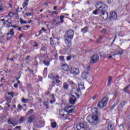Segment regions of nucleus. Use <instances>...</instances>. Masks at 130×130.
<instances>
[{
  "mask_svg": "<svg viewBox=\"0 0 130 130\" xmlns=\"http://www.w3.org/2000/svg\"><path fill=\"white\" fill-rule=\"evenodd\" d=\"M44 58L43 59V63H44L46 67H49V64H50V62L48 60L47 55H44Z\"/></svg>",
  "mask_w": 130,
  "mask_h": 130,
  "instance_id": "obj_8",
  "label": "nucleus"
},
{
  "mask_svg": "<svg viewBox=\"0 0 130 130\" xmlns=\"http://www.w3.org/2000/svg\"><path fill=\"white\" fill-rule=\"evenodd\" d=\"M80 73V70L78 68H75L72 67L70 70V74H72L73 75H75V76L78 75Z\"/></svg>",
  "mask_w": 130,
  "mask_h": 130,
  "instance_id": "obj_9",
  "label": "nucleus"
},
{
  "mask_svg": "<svg viewBox=\"0 0 130 130\" xmlns=\"http://www.w3.org/2000/svg\"><path fill=\"white\" fill-rule=\"evenodd\" d=\"M77 130H86L87 129V123H81L77 124Z\"/></svg>",
  "mask_w": 130,
  "mask_h": 130,
  "instance_id": "obj_5",
  "label": "nucleus"
},
{
  "mask_svg": "<svg viewBox=\"0 0 130 130\" xmlns=\"http://www.w3.org/2000/svg\"><path fill=\"white\" fill-rule=\"evenodd\" d=\"M98 6H100L99 10L102 13L101 17H102L104 20H107V19H108V13L107 12V11L108 9V7L103 2H100L97 4L95 5L96 8H98Z\"/></svg>",
  "mask_w": 130,
  "mask_h": 130,
  "instance_id": "obj_2",
  "label": "nucleus"
},
{
  "mask_svg": "<svg viewBox=\"0 0 130 130\" xmlns=\"http://www.w3.org/2000/svg\"><path fill=\"white\" fill-rule=\"evenodd\" d=\"M68 82L69 83L70 85H74V83L73 81H71V80H68Z\"/></svg>",
  "mask_w": 130,
  "mask_h": 130,
  "instance_id": "obj_44",
  "label": "nucleus"
},
{
  "mask_svg": "<svg viewBox=\"0 0 130 130\" xmlns=\"http://www.w3.org/2000/svg\"><path fill=\"white\" fill-rule=\"evenodd\" d=\"M28 71L29 72V73H32V74L34 73V71H33L31 69H28Z\"/></svg>",
  "mask_w": 130,
  "mask_h": 130,
  "instance_id": "obj_59",
  "label": "nucleus"
},
{
  "mask_svg": "<svg viewBox=\"0 0 130 130\" xmlns=\"http://www.w3.org/2000/svg\"><path fill=\"white\" fill-rule=\"evenodd\" d=\"M45 54H43V55H42L41 54H39L37 57L35 58V59H36V58H37V57H38V58H44V55H45Z\"/></svg>",
  "mask_w": 130,
  "mask_h": 130,
  "instance_id": "obj_24",
  "label": "nucleus"
},
{
  "mask_svg": "<svg viewBox=\"0 0 130 130\" xmlns=\"http://www.w3.org/2000/svg\"><path fill=\"white\" fill-rule=\"evenodd\" d=\"M114 124L112 122H109L108 124L107 130H113Z\"/></svg>",
  "mask_w": 130,
  "mask_h": 130,
  "instance_id": "obj_15",
  "label": "nucleus"
},
{
  "mask_svg": "<svg viewBox=\"0 0 130 130\" xmlns=\"http://www.w3.org/2000/svg\"><path fill=\"white\" fill-rule=\"evenodd\" d=\"M23 121H24V117H20V119L19 120V122H20L21 123H23Z\"/></svg>",
  "mask_w": 130,
  "mask_h": 130,
  "instance_id": "obj_40",
  "label": "nucleus"
},
{
  "mask_svg": "<svg viewBox=\"0 0 130 130\" xmlns=\"http://www.w3.org/2000/svg\"><path fill=\"white\" fill-rule=\"evenodd\" d=\"M28 101H29V99H25V98H23L22 100V102H23V103H27Z\"/></svg>",
  "mask_w": 130,
  "mask_h": 130,
  "instance_id": "obj_34",
  "label": "nucleus"
},
{
  "mask_svg": "<svg viewBox=\"0 0 130 130\" xmlns=\"http://www.w3.org/2000/svg\"><path fill=\"white\" fill-rule=\"evenodd\" d=\"M34 111V110L33 109H30L27 113H26V115H29V114H31V113H33Z\"/></svg>",
  "mask_w": 130,
  "mask_h": 130,
  "instance_id": "obj_27",
  "label": "nucleus"
},
{
  "mask_svg": "<svg viewBox=\"0 0 130 130\" xmlns=\"http://www.w3.org/2000/svg\"><path fill=\"white\" fill-rule=\"evenodd\" d=\"M74 94H75L76 95L77 99H79V98H80V96L81 95V93L78 94V93L75 92Z\"/></svg>",
  "mask_w": 130,
  "mask_h": 130,
  "instance_id": "obj_45",
  "label": "nucleus"
},
{
  "mask_svg": "<svg viewBox=\"0 0 130 130\" xmlns=\"http://www.w3.org/2000/svg\"><path fill=\"white\" fill-rule=\"evenodd\" d=\"M125 105V101H123L118 106V110L119 111H121L122 110V108H123V106Z\"/></svg>",
  "mask_w": 130,
  "mask_h": 130,
  "instance_id": "obj_14",
  "label": "nucleus"
},
{
  "mask_svg": "<svg viewBox=\"0 0 130 130\" xmlns=\"http://www.w3.org/2000/svg\"><path fill=\"white\" fill-rule=\"evenodd\" d=\"M19 128H21V126H17L15 127L14 130H17V129H19Z\"/></svg>",
  "mask_w": 130,
  "mask_h": 130,
  "instance_id": "obj_50",
  "label": "nucleus"
},
{
  "mask_svg": "<svg viewBox=\"0 0 130 130\" xmlns=\"http://www.w3.org/2000/svg\"><path fill=\"white\" fill-rule=\"evenodd\" d=\"M27 90L28 91H32V86L30 84L27 85Z\"/></svg>",
  "mask_w": 130,
  "mask_h": 130,
  "instance_id": "obj_32",
  "label": "nucleus"
},
{
  "mask_svg": "<svg viewBox=\"0 0 130 130\" xmlns=\"http://www.w3.org/2000/svg\"><path fill=\"white\" fill-rule=\"evenodd\" d=\"M25 15H26V16H31L32 13H25Z\"/></svg>",
  "mask_w": 130,
  "mask_h": 130,
  "instance_id": "obj_55",
  "label": "nucleus"
},
{
  "mask_svg": "<svg viewBox=\"0 0 130 130\" xmlns=\"http://www.w3.org/2000/svg\"><path fill=\"white\" fill-rule=\"evenodd\" d=\"M35 44L34 45V47H38L39 46V45L37 43V42H35Z\"/></svg>",
  "mask_w": 130,
  "mask_h": 130,
  "instance_id": "obj_46",
  "label": "nucleus"
},
{
  "mask_svg": "<svg viewBox=\"0 0 130 130\" xmlns=\"http://www.w3.org/2000/svg\"><path fill=\"white\" fill-rule=\"evenodd\" d=\"M65 17L63 15H61L59 17V19H60V22H57L56 24H62V23H63V22H64V20H63L64 19Z\"/></svg>",
  "mask_w": 130,
  "mask_h": 130,
  "instance_id": "obj_17",
  "label": "nucleus"
},
{
  "mask_svg": "<svg viewBox=\"0 0 130 130\" xmlns=\"http://www.w3.org/2000/svg\"><path fill=\"white\" fill-rule=\"evenodd\" d=\"M8 123L9 124H13V122L11 121V120L8 119Z\"/></svg>",
  "mask_w": 130,
  "mask_h": 130,
  "instance_id": "obj_57",
  "label": "nucleus"
},
{
  "mask_svg": "<svg viewBox=\"0 0 130 130\" xmlns=\"http://www.w3.org/2000/svg\"><path fill=\"white\" fill-rule=\"evenodd\" d=\"M81 87V89H82V90H84L85 89V86H84V85H82V84H80V85H79V87Z\"/></svg>",
  "mask_w": 130,
  "mask_h": 130,
  "instance_id": "obj_51",
  "label": "nucleus"
},
{
  "mask_svg": "<svg viewBox=\"0 0 130 130\" xmlns=\"http://www.w3.org/2000/svg\"><path fill=\"white\" fill-rule=\"evenodd\" d=\"M17 107L20 111H21V110L23 109V106H22V105H21L20 104H18Z\"/></svg>",
  "mask_w": 130,
  "mask_h": 130,
  "instance_id": "obj_35",
  "label": "nucleus"
},
{
  "mask_svg": "<svg viewBox=\"0 0 130 130\" xmlns=\"http://www.w3.org/2000/svg\"><path fill=\"white\" fill-rule=\"evenodd\" d=\"M76 101H77V99H76V96L74 95H71L70 96V99H69V103L72 104V105H74L75 103H76Z\"/></svg>",
  "mask_w": 130,
  "mask_h": 130,
  "instance_id": "obj_11",
  "label": "nucleus"
},
{
  "mask_svg": "<svg viewBox=\"0 0 130 130\" xmlns=\"http://www.w3.org/2000/svg\"><path fill=\"white\" fill-rule=\"evenodd\" d=\"M14 88H18V84L15 83L14 84Z\"/></svg>",
  "mask_w": 130,
  "mask_h": 130,
  "instance_id": "obj_62",
  "label": "nucleus"
},
{
  "mask_svg": "<svg viewBox=\"0 0 130 130\" xmlns=\"http://www.w3.org/2000/svg\"><path fill=\"white\" fill-rule=\"evenodd\" d=\"M98 42H99V41H101L102 40V37H100L99 39H98Z\"/></svg>",
  "mask_w": 130,
  "mask_h": 130,
  "instance_id": "obj_54",
  "label": "nucleus"
},
{
  "mask_svg": "<svg viewBox=\"0 0 130 130\" xmlns=\"http://www.w3.org/2000/svg\"><path fill=\"white\" fill-rule=\"evenodd\" d=\"M77 92L80 93V95H82V92H81V87H79L77 88Z\"/></svg>",
  "mask_w": 130,
  "mask_h": 130,
  "instance_id": "obj_41",
  "label": "nucleus"
},
{
  "mask_svg": "<svg viewBox=\"0 0 130 130\" xmlns=\"http://www.w3.org/2000/svg\"><path fill=\"white\" fill-rule=\"evenodd\" d=\"M20 78H21V74H18V77L16 78V80L18 81V80H19V79H20Z\"/></svg>",
  "mask_w": 130,
  "mask_h": 130,
  "instance_id": "obj_49",
  "label": "nucleus"
},
{
  "mask_svg": "<svg viewBox=\"0 0 130 130\" xmlns=\"http://www.w3.org/2000/svg\"><path fill=\"white\" fill-rule=\"evenodd\" d=\"M109 19L111 22H113V21H115V20L117 19V14H116V12H111Z\"/></svg>",
  "mask_w": 130,
  "mask_h": 130,
  "instance_id": "obj_7",
  "label": "nucleus"
},
{
  "mask_svg": "<svg viewBox=\"0 0 130 130\" xmlns=\"http://www.w3.org/2000/svg\"><path fill=\"white\" fill-rule=\"evenodd\" d=\"M121 54H123V50H122V49H120V50L117 52V53H114L113 54V56L115 57V55H121Z\"/></svg>",
  "mask_w": 130,
  "mask_h": 130,
  "instance_id": "obj_18",
  "label": "nucleus"
},
{
  "mask_svg": "<svg viewBox=\"0 0 130 130\" xmlns=\"http://www.w3.org/2000/svg\"><path fill=\"white\" fill-rule=\"evenodd\" d=\"M75 35V31L72 29H70L66 31L64 35V41L66 46H67V50L69 51H72V45H73V39H74V36Z\"/></svg>",
  "mask_w": 130,
  "mask_h": 130,
  "instance_id": "obj_1",
  "label": "nucleus"
},
{
  "mask_svg": "<svg viewBox=\"0 0 130 130\" xmlns=\"http://www.w3.org/2000/svg\"><path fill=\"white\" fill-rule=\"evenodd\" d=\"M56 23H59V22H57V21H56V19H53V24H54V25H55V26H58V24H56Z\"/></svg>",
  "mask_w": 130,
  "mask_h": 130,
  "instance_id": "obj_28",
  "label": "nucleus"
},
{
  "mask_svg": "<svg viewBox=\"0 0 130 130\" xmlns=\"http://www.w3.org/2000/svg\"><path fill=\"white\" fill-rule=\"evenodd\" d=\"M112 81V77L111 76H109V80L108 81V86H110V84H111Z\"/></svg>",
  "mask_w": 130,
  "mask_h": 130,
  "instance_id": "obj_25",
  "label": "nucleus"
},
{
  "mask_svg": "<svg viewBox=\"0 0 130 130\" xmlns=\"http://www.w3.org/2000/svg\"><path fill=\"white\" fill-rule=\"evenodd\" d=\"M129 86L130 85L126 86L123 89V91H124V92H125V93H127V89H128V88H129Z\"/></svg>",
  "mask_w": 130,
  "mask_h": 130,
  "instance_id": "obj_30",
  "label": "nucleus"
},
{
  "mask_svg": "<svg viewBox=\"0 0 130 130\" xmlns=\"http://www.w3.org/2000/svg\"><path fill=\"white\" fill-rule=\"evenodd\" d=\"M99 7H100V6H98V8H96V10H95L94 11H93L92 14H93V15H98V14H99V13L98 12V11H100L99 10Z\"/></svg>",
  "mask_w": 130,
  "mask_h": 130,
  "instance_id": "obj_21",
  "label": "nucleus"
},
{
  "mask_svg": "<svg viewBox=\"0 0 130 130\" xmlns=\"http://www.w3.org/2000/svg\"><path fill=\"white\" fill-rule=\"evenodd\" d=\"M28 3L24 2L22 5L23 8H26V7H27V6H28Z\"/></svg>",
  "mask_w": 130,
  "mask_h": 130,
  "instance_id": "obj_39",
  "label": "nucleus"
},
{
  "mask_svg": "<svg viewBox=\"0 0 130 130\" xmlns=\"http://www.w3.org/2000/svg\"><path fill=\"white\" fill-rule=\"evenodd\" d=\"M94 110L96 113V115H89L86 118L87 121L90 122L92 125H95L99 123V117L98 116L100 115V113L98 112L97 108H94Z\"/></svg>",
  "mask_w": 130,
  "mask_h": 130,
  "instance_id": "obj_3",
  "label": "nucleus"
},
{
  "mask_svg": "<svg viewBox=\"0 0 130 130\" xmlns=\"http://www.w3.org/2000/svg\"><path fill=\"white\" fill-rule=\"evenodd\" d=\"M69 84L67 82H64L63 84V88L64 90H68L69 89Z\"/></svg>",
  "mask_w": 130,
  "mask_h": 130,
  "instance_id": "obj_20",
  "label": "nucleus"
},
{
  "mask_svg": "<svg viewBox=\"0 0 130 130\" xmlns=\"http://www.w3.org/2000/svg\"><path fill=\"white\" fill-rule=\"evenodd\" d=\"M11 71H9L8 69H7L5 71V73H10Z\"/></svg>",
  "mask_w": 130,
  "mask_h": 130,
  "instance_id": "obj_63",
  "label": "nucleus"
},
{
  "mask_svg": "<svg viewBox=\"0 0 130 130\" xmlns=\"http://www.w3.org/2000/svg\"><path fill=\"white\" fill-rule=\"evenodd\" d=\"M90 66H88L84 69V72H87L88 73H89V72H90Z\"/></svg>",
  "mask_w": 130,
  "mask_h": 130,
  "instance_id": "obj_31",
  "label": "nucleus"
},
{
  "mask_svg": "<svg viewBox=\"0 0 130 130\" xmlns=\"http://www.w3.org/2000/svg\"><path fill=\"white\" fill-rule=\"evenodd\" d=\"M56 80V82L57 83V84H59V83H60V80H58V79H55Z\"/></svg>",
  "mask_w": 130,
  "mask_h": 130,
  "instance_id": "obj_61",
  "label": "nucleus"
},
{
  "mask_svg": "<svg viewBox=\"0 0 130 130\" xmlns=\"http://www.w3.org/2000/svg\"><path fill=\"white\" fill-rule=\"evenodd\" d=\"M30 56L29 55H27L25 58L26 60H29V58H30Z\"/></svg>",
  "mask_w": 130,
  "mask_h": 130,
  "instance_id": "obj_53",
  "label": "nucleus"
},
{
  "mask_svg": "<svg viewBox=\"0 0 130 130\" xmlns=\"http://www.w3.org/2000/svg\"><path fill=\"white\" fill-rule=\"evenodd\" d=\"M71 58H72V56H68L67 57V60H71Z\"/></svg>",
  "mask_w": 130,
  "mask_h": 130,
  "instance_id": "obj_48",
  "label": "nucleus"
},
{
  "mask_svg": "<svg viewBox=\"0 0 130 130\" xmlns=\"http://www.w3.org/2000/svg\"><path fill=\"white\" fill-rule=\"evenodd\" d=\"M35 119H36V116L35 115L32 114L28 117L27 121L29 123H32V122H33Z\"/></svg>",
  "mask_w": 130,
  "mask_h": 130,
  "instance_id": "obj_12",
  "label": "nucleus"
},
{
  "mask_svg": "<svg viewBox=\"0 0 130 130\" xmlns=\"http://www.w3.org/2000/svg\"><path fill=\"white\" fill-rule=\"evenodd\" d=\"M62 69L65 72H68V71L70 70V67H69V66H68V64H64L62 65Z\"/></svg>",
  "mask_w": 130,
  "mask_h": 130,
  "instance_id": "obj_16",
  "label": "nucleus"
},
{
  "mask_svg": "<svg viewBox=\"0 0 130 130\" xmlns=\"http://www.w3.org/2000/svg\"><path fill=\"white\" fill-rule=\"evenodd\" d=\"M59 58V60L62 61V62L64 61V56H60Z\"/></svg>",
  "mask_w": 130,
  "mask_h": 130,
  "instance_id": "obj_29",
  "label": "nucleus"
},
{
  "mask_svg": "<svg viewBox=\"0 0 130 130\" xmlns=\"http://www.w3.org/2000/svg\"><path fill=\"white\" fill-rule=\"evenodd\" d=\"M48 78L51 79V80H53L54 79V76L53 75V73L50 74L48 75Z\"/></svg>",
  "mask_w": 130,
  "mask_h": 130,
  "instance_id": "obj_26",
  "label": "nucleus"
},
{
  "mask_svg": "<svg viewBox=\"0 0 130 130\" xmlns=\"http://www.w3.org/2000/svg\"><path fill=\"white\" fill-rule=\"evenodd\" d=\"M7 35L8 36H9V35H10V36L7 37V41L11 40V39L13 38V36L15 35V32H14V29L13 28L10 29L9 32L7 33Z\"/></svg>",
  "mask_w": 130,
  "mask_h": 130,
  "instance_id": "obj_10",
  "label": "nucleus"
},
{
  "mask_svg": "<svg viewBox=\"0 0 130 130\" xmlns=\"http://www.w3.org/2000/svg\"><path fill=\"white\" fill-rule=\"evenodd\" d=\"M118 95V93L116 92V93L114 94V97L115 98H116L117 97V95Z\"/></svg>",
  "mask_w": 130,
  "mask_h": 130,
  "instance_id": "obj_64",
  "label": "nucleus"
},
{
  "mask_svg": "<svg viewBox=\"0 0 130 130\" xmlns=\"http://www.w3.org/2000/svg\"><path fill=\"white\" fill-rule=\"evenodd\" d=\"M82 77L83 79H85V80H87V79H88V77H89V72L84 71L82 73Z\"/></svg>",
  "mask_w": 130,
  "mask_h": 130,
  "instance_id": "obj_13",
  "label": "nucleus"
},
{
  "mask_svg": "<svg viewBox=\"0 0 130 130\" xmlns=\"http://www.w3.org/2000/svg\"><path fill=\"white\" fill-rule=\"evenodd\" d=\"M15 93V92L14 91H12L11 92H8V95H10L12 98L14 97V94Z\"/></svg>",
  "mask_w": 130,
  "mask_h": 130,
  "instance_id": "obj_37",
  "label": "nucleus"
},
{
  "mask_svg": "<svg viewBox=\"0 0 130 130\" xmlns=\"http://www.w3.org/2000/svg\"><path fill=\"white\" fill-rule=\"evenodd\" d=\"M56 125H57V124L55 122H53L51 123V126L52 128H55V127H56Z\"/></svg>",
  "mask_w": 130,
  "mask_h": 130,
  "instance_id": "obj_22",
  "label": "nucleus"
},
{
  "mask_svg": "<svg viewBox=\"0 0 130 130\" xmlns=\"http://www.w3.org/2000/svg\"><path fill=\"white\" fill-rule=\"evenodd\" d=\"M11 27H12V28H18V25H11Z\"/></svg>",
  "mask_w": 130,
  "mask_h": 130,
  "instance_id": "obj_47",
  "label": "nucleus"
},
{
  "mask_svg": "<svg viewBox=\"0 0 130 130\" xmlns=\"http://www.w3.org/2000/svg\"><path fill=\"white\" fill-rule=\"evenodd\" d=\"M118 102H119V100L117 101V103L116 104H114L112 106V108H114L116 106V105H117V104H118Z\"/></svg>",
  "mask_w": 130,
  "mask_h": 130,
  "instance_id": "obj_42",
  "label": "nucleus"
},
{
  "mask_svg": "<svg viewBox=\"0 0 130 130\" xmlns=\"http://www.w3.org/2000/svg\"><path fill=\"white\" fill-rule=\"evenodd\" d=\"M108 96L104 97L102 100L98 103V108H104L105 107L106 105H107V103L108 102Z\"/></svg>",
  "mask_w": 130,
  "mask_h": 130,
  "instance_id": "obj_4",
  "label": "nucleus"
},
{
  "mask_svg": "<svg viewBox=\"0 0 130 130\" xmlns=\"http://www.w3.org/2000/svg\"><path fill=\"white\" fill-rule=\"evenodd\" d=\"M20 24H27V21H25L23 19L20 20Z\"/></svg>",
  "mask_w": 130,
  "mask_h": 130,
  "instance_id": "obj_38",
  "label": "nucleus"
},
{
  "mask_svg": "<svg viewBox=\"0 0 130 130\" xmlns=\"http://www.w3.org/2000/svg\"><path fill=\"white\" fill-rule=\"evenodd\" d=\"M97 96H98V95H97V94H95V95L92 98L93 100H96V99L97 98Z\"/></svg>",
  "mask_w": 130,
  "mask_h": 130,
  "instance_id": "obj_52",
  "label": "nucleus"
},
{
  "mask_svg": "<svg viewBox=\"0 0 130 130\" xmlns=\"http://www.w3.org/2000/svg\"><path fill=\"white\" fill-rule=\"evenodd\" d=\"M64 111H67V112L68 113H73V112H75V107H74V108L70 109L69 111L64 110Z\"/></svg>",
  "mask_w": 130,
  "mask_h": 130,
  "instance_id": "obj_23",
  "label": "nucleus"
},
{
  "mask_svg": "<svg viewBox=\"0 0 130 130\" xmlns=\"http://www.w3.org/2000/svg\"><path fill=\"white\" fill-rule=\"evenodd\" d=\"M118 127H119L120 128H121V129H123V123L119 125H118Z\"/></svg>",
  "mask_w": 130,
  "mask_h": 130,
  "instance_id": "obj_43",
  "label": "nucleus"
},
{
  "mask_svg": "<svg viewBox=\"0 0 130 130\" xmlns=\"http://www.w3.org/2000/svg\"><path fill=\"white\" fill-rule=\"evenodd\" d=\"M89 29V26H85L83 28L81 29V32L82 33H87L88 32V30Z\"/></svg>",
  "mask_w": 130,
  "mask_h": 130,
  "instance_id": "obj_19",
  "label": "nucleus"
},
{
  "mask_svg": "<svg viewBox=\"0 0 130 130\" xmlns=\"http://www.w3.org/2000/svg\"><path fill=\"white\" fill-rule=\"evenodd\" d=\"M50 44H51V45H53V44H54V42H53L52 38H50Z\"/></svg>",
  "mask_w": 130,
  "mask_h": 130,
  "instance_id": "obj_36",
  "label": "nucleus"
},
{
  "mask_svg": "<svg viewBox=\"0 0 130 130\" xmlns=\"http://www.w3.org/2000/svg\"><path fill=\"white\" fill-rule=\"evenodd\" d=\"M43 105L45 106L46 109H48L49 108V106L47 104V103H45V102H44L43 103Z\"/></svg>",
  "mask_w": 130,
  "mask_h": 130,
  "instance_id": "obj_33",
  "label": "nucleus"
},
{
  "mask_svg": "<svg viewBox=\"0 0 130 130\" xmlns=\"http://www.w3.org/2000/svg\"><path fill=\"white\" fill-rule=\"evenodd\" d=\"M41 30V31H44V32H46V29H45L44 27H42Z\"/></svg>",
  "mask_w": 130,
  "mask_h": 130,
  "instance_id": "obj_60",
  "label": "nucleus"
},
{
  "mask_svg": "<svg viewBox=\"0 0 130 130\" xmlns=\"http://www.w3.org/2000/svg\"><path fill=\"white\" fill-rule=\"evenodd\" d=\"M22 37H23V34H21L19 35V39L21 40L22 39Z\"/></svg>",
  "mask_w": 130,
  "mask_h": 130,
  "instance_id": "obj_58",
  "label": "nucleus"
},
{
  "mask_svg": "<svg viewBox=\"0 0 130 130\" xmlns=\"http://www.w3.org/2000/svg\"><path fill=\"white\" fill-rule=\"evenodd\" d=\"M99 60V56L98 55H93L90 58V63H95Z\"/></svg>",
  "mask_w": 130,
  "mask_h": 130,
  "instance_id": "obj_6",
  "label": "nucleus"
},
{
  "mask_svg": "<svg viewBox=\"0 0 130 130\" xmlns=\"http://www.w3.org/2000/svg\"><path fill=\"white\" fill-rule=\"evenodd\" d=\"M126 128L127 129H129V124H127V125H126Z\"/></svg>",
  "mask_w": 130,
  "mask_h": 130,
  "instance_id": "obj_56",
  "label": "nucleus"
}]
</instances>
